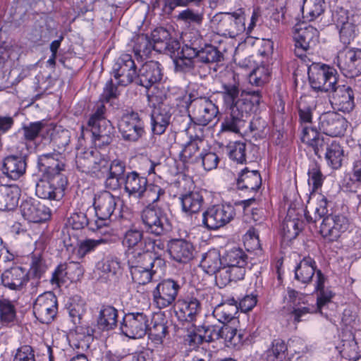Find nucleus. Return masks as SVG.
<instances>
[{"label": "nucleus", "mask_w": 361, "mask_h": 361, "mask_svg": "<svg viewBox=\"0 0 361 361\" xmlns=\"http://www.w3.org/2000/svg\"><path fill=\"white\" fill-rule=\"evenodd\" d=\"M184 44L181 48V58L175 61L176 68L188 71L194 68L195 63L205 64L224 61V54L214 45L207 44L197 34L185 35Z\"/></svg>", "instance_id": "1"}, {"label": "nucleus", "mask_w": 361, "mask_h": 361, "mask_svg": "<svg viewBox=\"0 0 361 361\" xmlns=\"http://www.w3.org/2000/svg\"><path fill=\"white\" fill-rule=\"evenodd\" d=\"M165 191L154 184H147L139 199L147 204L141 213V220L147 233L160 236L168 231V221L164 211L154 205L158 202Z\"/></svg>", "instance_id": "2"}, {"label": "nucleus", "mask_w": 361, "mask_h": 361, "mask_svg": "<svg viewBox=\"0 0 361 361\" xmlns=\"http://www.w3.org/2000/svg\"><path fill=\"white\" fill-rule=\"evenodd\" d=\"M188 114L183 117L185 124L183 128L189 131L197 126H205L212 122L217 116V106L209 97L200 94L196 90H192L185 98Z\"/></svg>", "instance_id": "3"}, {"label": "nucleus", "mask_w": 361, "mask_h": 361, "mask_svg": "<svg viewBox=\"0 0 361 361\" xmlns=\"http://www.w3.org/2000/svg\"><path fill=\"white\" fill-rule=\"evenodd\" d=\"M262 101V92L257 90H242L235 105L230 107V114L221 123L223 130L239 133L247 124L252 113L256 112Z\"/></svg>", "instance_id": "4"}, {"label": "nucleus", "mask_w": 361, "mask_h": 361, "mask_svg": "<svg viewBox=\"0 0 361 361\" xmlns=\"http://www.w3.org/2000/svg\"><path fill=\"white\" fill-rule=\"evenodd\" d=\"M243 14L242 9L232 13H219L212 18V23L219 35L234 38L245 30Z\"/></svg>", "instance_id": "5"}, {"label": "nucleus", "mask_w": 361, "mask_h": 361, "mask_svg": "<svg viewBox=\"0 0 361 361\" xmlns=\"http://www.w3.org/2000/svg\"><path fill=\"white\" fill-rule=\"evenodd\" d=\"M307 73L310 86L317 91L328 93L338 83L337 71L324 63H312Z\"/></svg>", "instance_id": "6"}, {"label": "nucleus", "mask_w": 361, "mask_h": 361, "mask_svg": "<svg viewBox=\"0 0 361 361\" xmlns=\"http://www.w3.org/2000/svg\"><path fill=\"white\" fill-rule=\"evenodd\" d=\"M123 243L128 250H153L154 254L163 255L165 253L164 242L160 238L144 236V232L136 228H130L125 233Z\"/></svg>", "instance_id": "7"}, {"label": "nucleus", "mask_w": 361, "mask_h": 361, "mask_svg": "<svg viewBox=\"0 0 361 361\" xmlns=\"http://www.w3.org/2000/svg\"><path fill=\"white\" fill-rule=\"evenodd\" d=\"M151 40L154 50L169 54L175 63L177 59L181 58V48L179 41L173 37L168 30L163 27L155 28L151 34Z\"/></svg>", "instance_id": "8"}, {"label": "nucleus", "mask_w": 361, "mask_h": 361, "mask_svg": "<svg viewBox=\"0 0 361 361\" xmlns=\"http://www.w3.org/2000/svg\"><path fill=\"white\" fill-rule=\"evenodd\" d=\"M235 215V208L231 204L213 205L202 214V224L209 230H216L228 224Z\"/></svg>", "instance_id": "9"}, {"label": "nucleus", "mask_w": 361, "mask_h": 361, "mask_svg": "<svg viewBox=\"0 0 361 361\" xmlns=\"http://www.w3.org/2000/svg\"><path fill=\"white\" fill-rule=\"evenodd\" d=\"M39 179L35 184V193L37 197L44 200H59L63 195L68 185L65 176L46 177Z\"/></svg>", "instance_id": "10"}, {"label": "nucleus", "mask_w": 361, "mask_h": 361, "mask_svg": "<svg viewBox=\"0 0 361 361\" xmlns=\"http://www.w3.org/2000/svg\"><path fill=\"white\" fill-rule=\"evenodd\" d=\"M149 317L141 312L126 314L121 324V330L123 335L130 338H141L147 331Z\"/></svg>", "instance_id": "11"}, {"label": "nucleus", "mask_w": 361, "mask_h": 361, "mask_svg": "<svg viewBox=\"0 0 361 361\" xmlns=\"http://www.w3.org/2000/svg\"><path fill=\"white\" fill-rule=\"evenodd\" d=\"M118 127L123 139L127 141H137L145 133L142 118L133 111L122 116Z\"/></svg>", "instance_id": "12"}, {"label": "nucleus", "mask_w": 361, "mask_h": 361, "mask_svg": "<svg viewBox=\"0 0 361 361\" xmlns=\"http://www.w3.org/2000/svg\"><path fill=\"white\" fill-rule=\"evenodd\" d=\"M329 102L334 110L350 112L355 106L354 92L350 86L338 82L328 92Z\"/></svg>", "instance_id": "13"}, {"label": "nucleus", "mask_w": 361, "mask_h": 361, "mask_svg": "<svg viewBox=\"0 0 361 361\" xmlns=\"http://www.w3.org/2000/svg\"><path fill=\"white\" fill-rule=\"evenodd\" d=\"M57 299L52 292L39 295L33 304L35 317L43 324L50 323L57 312Z\"/></svg>", "instance_id": "14"}, {"label": "nucleus", "mask_w": 361, "mask_h": 361, "mask_svg": "<svg viewBox=\"0 0 361 361\" xmlns=\"http://www.w3.org/2000/svg\"><path fill=\"white\" fill-rule=\"evenodd\" d=\"M337 64L346 77L358 76L361 74V49L345 48L340 51Z\"/></svg>", "instance_id": "15"}, {"label": "nucleus", "mask_w": 361, "mask_h": 361, "mask_svg": "<svg viewBox=\"0 0 361 361\" xmlns=\"http://www.w3.org/2000/svg\"><path fill=\"white\" fill-rule=\"evenodd\" d=\"M112 75L118 85L127 86L136 80V66L131 55L122 54L114 63Z\"/></svg>", "instance_id": "16"}, {"label": "nucleus", "mask_w": 361, "mask_h": 361, "mask_svg": "<svg viewBox=\"0 0 361 361\" xmlns=\"http://www.w3.org/2000/svg\"><path fill=\"white\" fill-rule=\"evenodd\" d=\"M349 226L348 218L343 214L326 216L320 222L319 232L329 241L336 240Z\"/></svg>", "instance_id": "17"}, {"label": "nucleus", "mask_w": 361, "mask_h": 361, "mask_svg": "<svg viewBox=\"0 0 361 361\" xmlns=\"http://www.w3.org/2000/svg\"><path fill=\"white\" fill-rule=\"evenodd\" d=\"M347 127V120L334 111L323 113L319 118V129L323 134L328 136L343 135Z\"/></svg>", "instance_id": "18"}, {"label": "nucleus", "mask_w": 361, "mask_h": 361, "mask_svg": "<svg viewBox=\"0 0 361 361\" xmlns=\"http://www.w3.org/2000/svg\"><path fill=\"white\" fill-rule=\"evenodd\" d=\"M118 197L114 196L108 191H103L95 196L94 207L97 216L101 220H117L118 216L114 213L116 209Z\"/></svg>", "instance_id": "19"}, {"label": "nucleus", "mask_w": 361, "mask_h": 361, "mask_svg": "<svg viewBox=\"0 0 361 361\" xmlns=\"http://www.w3.org/2000/svg\"><path fill=\"white\" fill-rule=\"evenodd\" d=\"M114 127L109 120H100L99 123L89 126L86 129L82 128V136L85 133H90L95 147L99 148L110 145L114 140Z\"/></svg>", "instance_id": "20"}, {"label": "nucleus", "mask_w": 361, "mask_h": 361, "mask_svg": "<svg viewBox=\"0 0 361 361\" xmlns=\"http://www.w3.org/2000/svg\"><path fill=\"white\" fill-rule=\"evenodd\" d=\"M295 42V53L298 57L303 56V51L313 49L319 42V32L312 26L295 28L293 35Z\"/></svg>", "instance_id": "21"}, {"label": "nucleus", "mask_w": 361, "mask_h": 361, "mask_svg": "<svg viewBox=\"0 0 361 361\" xmlns=\"http://www.w3.org/2000/svg\"><path fill=\"white\" fill-rule=\"evenodd\" d=\"M180 286L172 279L159 283L153 290V300L159 309L171 305L176 300Z\"/></svg>", "instance_id": "22"}, {"label": "nucleus", "mask_w": 361, "mask_h": 361, "mask_svg": "<svg viewBox=\"0 0 361 361\" xmlns=\"http://www.w3.org/2000/svg\"><path fill=\"white\" fill-rule=\"evenodd\" d=\"M301 140L312 147L315 155L321 158L332 140L326 135L321 134L315 128L310 126H304L302 129Z\"/></svg>", "instance_id": "23"}, {"label": "nucleus", "mask_w": 361, "mask_h": 361, "mask_svg": "<svg viewBox=\"0 0 361 361\" xmlns=\"http://www.w3.org/2000/svg\"><path fill=\"white\" fill-rule=\"evenodd\" d=\"M163 76L161 64L154 61L144 63L139 69L135 83L149 89L153 85L161 81Z\"/></svg>", "instance_id": "24"}, {"label": "nucleus", "mask_w": 361, "mask_h": 361, "mask_svg": "<svg viewBox=\"0 0 361 361\" xmlns=\"http://www.w3.org/2000/svg\"><path fill=\"white\" fill-rule=\"evenodd\" d=\"M20 209L22 216L30 222L40 223L50 217L49 208L36 200L29 199L23 201Z\"/></svg>", "instance_id": "25"}, {"label": "nucleus", "mask_w": 361, "mask_h": 361, "mask_svg": "<svg viewBox=\"0 0 361 361\" xmlns=\"http://www.w3.org/2000/svg\"><path fill=\"white\" fill-rule=\"evenodd\" d=\"M174 312L180 322H192L201 311V303L195 298L179 299L175 303Z\"/></svg>", "instance_id": "26"}, {"label": "nucleus", "mask_w": 361, "mask_h": 361, "mask_svg": "<svg viewBox=\"0 0 361 361\" xmlns=\"http://www.w3.org/2000/svg\"><path fill=\"white\" fill-rule=\"evenodd\" d=\"M1 284L12 290L20 291L27 283L28 273L20 267L5 270L1 276Z\"/></svg>", "instance_id": "27"}, {"label": "nucleus", "mask_w": 361, "mask_h": 361, "mask_svg": "<svg viewBox=\"0 0 361 361\" xmlns=\"http://www.w3.org/2000/svg\"><path fill=\"white\" fill-rule=\"evenodd\" d=\"M127 264L129 268L146 267H154L155 263H163L162 255L154 254L153 250H128Z\"/></svg>", "instance_id": "28"}, {"label": "nucleus", "mask_w": 361, "mask_h": 361, "mask_svg": "<svg viewBox=\"0 0 361 361\" xmlns=\"http://www.w3.org/2000/svg\"><path fill=\"white\" fill-rule=\"evenodd\" d=\"M37 166L45 177L64 176L61 171H64L65 164L59 154H44L39 156Z\"/></svg>", "instance_id": "29"}, {"label": "nucleus", "mask_w": 361, "mask_h": 361, "mask_svg": "<svg viewBox=\"0 0 361 361\" xmlns=\"http://www.w3.org/2000/svg\"><path fill=\"white\" fill-rule=\"evenodd\" d=\"M168 251L176 262L186 263L194 257L195 248L192 244L184 239H173L168 244Z\"/></svg>", "instance_id": "30"}, {"label": "nucleus", "mask_w": 361, "mask_h": 361, "mask_svg": "<svg viewBox=\"0 0 361 361\" xmlns=\"http://www.w3.org/2000/svg\"><path fill=\"white\" fill-rule=\"evenodd\" d=\"M336 25L339 30V37L343 44H349L354 40L357 35V28L352 17H349L345 13L341 12L336 14Z\"/></svg>", "instance_id": "31"}, {"label": "nucleus", "mask_w": 361, "mask_h": 361, "mask_svg": "<svg viewBox=\"0 0 361 361\" xmlns=\"http://www.w3.org/2000/svg\"><path fill=\"white\" fill-rule=\"evenodd\" d=\"M172 109L167 104H161L156 107L151 115L152 131L155 135H162L169 126Z\"/></svg>", "instance_id": "32"}, {"label": "nucleus", "mask_w": 361, "mask_h": 361, "mask_svg": "<svg viewBox=\"0 0 361 361\" xmlns=\"http://www.w3.org/2000/svg\"><path fill=\"white\" fill-rule=\"evenodd\" d=\"M203 193L202 191L192 190L180 195L182 211L186 215L197 214L201 210L204 202Z\"/></svg>", "instance_id": "33"}, {"label": "nucleus", "mask_w": 361, "mask_h": 361, "mask_svg": "<svg viewBox=\"0 0 361 361\" xmlns=\"http://www.w3.org/2000/svg\"><path fill=\"white\" fill-rule=\"evenodd\" d=\"M27 164L22 157L8 156L3 160L1 170L4 174L12 180H18L25 173Z\"/></svg>", "instance_id": "34"}, {"label": "nucleus", "mask_w": 361, "mask_h": 361, "mask_svg": "<svg viewBox=\"0 0 361 361\" xmlns=\"http://www.w3.org/2000/svg\"><path fill=\"white\" fill-rule=\"evenodd\" d=\"M126 170L124 162L118 159H114L108 165L109 175L105 180L107 188L116 190L118 189L125 180L123 176Z\"/></svg>", "instance_id": "35"}, {"label": "nucleus", "mask_w": 361, "mask_h": 361, "mask_svg": "<svg viewBox=\"0 0 361 361\" xmlns=\"http://www.w3.org/2000/svg\"><path fill=\"white\" fill-rule=\"evenodd\" d=\"M317 270L315 261L310 257H305L295 269V279L302 283H309Z\"/></svg>", "instance_id": "36"}, {"label": "nucleus", "mask_w": 361, "mask_h": 361, "mask_svg": "<svg viewBox=\"0 0 361 361\" xmlns=\"http://www.w3.org/2000/svg\"><path fill=\"white\" fill-rule=\"evenodd\" d=\"M123 183L126 192L137 198L148 183L147 178L141 176L135 171L128 173Z\"/></svg>", "instance_id": "37"}, {"label": "nucleus", "mask_w": 361, "mask_h": 361, "mask_svg": "<svg viewBox=\"0 0 361 361\" xmlns=\"http://www.w3.org/2000/svg\"><path fill=\"white\" fill-rule=\"evenodd\" d=\"M199 130L200 134H195V135L190 134L189 140L182 145V150L180 154L183 161H189L194 157L195 158L196 153L203 146V133L200 127Z\"/></svg>", "instance_id": "38"}, {"label": "nucleus", "mask_w": 361, "mask_h": 361, "mask_svg": "<svg viewBox=\"0 0 361 361\" xmlns=\"http://www.w3.org/2000/svg\"><path fill=\"white\" fill-rule=\"evenodd\" d=\"M19 193L17 187L0 185V211L13 209L18 203Z\"/></svg>", "instance_id": "39"}, {"label": "nucleus", "mask_w": 361, "mask_h": 361, "mask_svg": "<svg viewBox=\"0 0 361 361\" xmlns=\"http://www.w3.org/2000/svg\"><path fill=\"white\" fill-rule=\"evenodd\" d=\"M237 185L239 189H247L250 190H258L262 185L261 176L258 171H250L244 169L238 178Z\"/></svg>", "instance_id": "40"}, {"label": "nucleus", "mask_w": 361, "mask_h": 361, "mask_svg": "<svg viewBox=\"0 0 361 361\" xmlns=\"http://www.w3.org/2000/svg\"><path fill=\"white\" fill-rule=\"evenodd\" d=\"M147 333L149 338L155 344H161L168 333V327L166 325L164 319L157 315L154 317L152 321V326L147 327Z\"/></svg>", "instance_id": "41"}, {"label": "nucleus", "mask_w": 361, "mask_h": 361, "mask_svg": "<svg viewBox=\"0 0 361 361\" xmlns=\"http://www.w3.org/2000/svg\"><path fill=\"white\" fill-rule=\"evenodd\" d=\"M118 311L112 306H103L99 311L97 325L102 330L113 329L117 324Z\"/></svg>", "instance_id": "42"}, {"label": "nucleus", "mask_w": 361, "mask_h": 361, "mask_svg": "<svg viewBox=\"0 0 361 361\" xmlns=\"http://www.w3.org/2000/svg\"><path fill=\"white\" fill-rule=\"evenodd\" d=\"M221 339L230 348H238L245 341L244 334L228 324H222Z\"/></svg>", "instance_id": "43"}, {"label": "nucleus", "mask_w": 361, "mask_h": 361, "mask_svg": "<svg viewBox=\"0 0 361 361\" xmlns=\"http://www.w3.org/2000/svg\"><path fill=\"white\" fill-rule=\"evenodd\" d=\"M238 312V307L236 303L225 302L218 305L214 309L213 314L221 324H226V323L235 320Z\"/></svg>", "instance_id": "44"}, {"label": "nucleus", "mask_w": 361, "mask_h": 361, "mask_svg": "<svg viewBox=\"0 0 361 361\" xmlns=\"http://www.w3.org/2000/svg\"><path fill=\"white\" fill-rule=\"evenodd\" d=\"M200 264L209 274H215L224 265L219 251L214 249L209 250L203 255Z\"/></svg>", "instance_id": "45"}, {"label": "nucleus", "mask_w": 361, "mask_h": 361, "mask_svg": "<svg viewBox=\"0 0 361 361\" xmlns=\"http://www.w3.org/2000/svg\"><path fill=\"white\" fill-rule=\"evenodd\" d=\"M152 50H154V46L151 38L147 35L142 34L134 37L133 51L137 58L142 59L149 57Z\"/></svg>", "instance_id": "46"}, {"label": "nucleus", "mask_w": 361, "mask_h": 361, "mask_svg": "<svg viewBox=\"0 0 361 361\" xmlns=\"http://www.w3.org/2000/svg\"><path fill=\"white\" fill-rule=\"evenodd\" d=\"M328 164L334 169H339L342 165L343 150L336 141H332L328 149L324 152Z\"/></svg>", "instance_id": "47"}, {"label": "nucleus", "mask_w": 361, "mask_h": 361, "mask_svg": "<svg viewBox=\"0 0 361 361\" xmlns=\"http://www.w3.org/2000/svg\"><path fill=\"white\" fill-rule=\"evenodd\" d=\"M73 269H75L78 277L82 275V269L78 263L71 262L68 264H59L52 274V278L51 279V283L59 285L60 283L65 282V276L69 274V271Z\"/></svg>", "instance_id": "48"}, {"label": "nucleus", "mask_w": 361, "mask_h": 361, "mask_svg": "<svg viewBox=\"0 0 361 361\" xmlns=\"http://www.w3.org/2000/svg\"><path fill=\"white\" fill-rule=\"evenodd\" d=\"M302 224V221L297 218L292 219L289 216H286L282 224L283 238L286 240L295 239L301 231Z\"/></svg>", "instance_id": "49"}, {"label": "nucleus", "mask_w": 361, "mask_h": 361, "mask_svg": "<svg viewBox=\"0 0 361 361\" xmlns=\"http://www.w3.org/2000/svg\"><path fill=\"white\" fill-rule=\"evenodd\" d=\"M44 127L42 121L30 123L27 125H23L16 133L17 137H20L23 142H31L35 140L39 135Z\"/></svg>", "instance_id": "50"}, {"label": "nucleus", "mask_w": 361, "mask_h": 361, "mask_svg": "<svg viewBox=\"0 0 361 361\" xmlns=\"http://www.w3.org/2000/svg\"><path fill=\"white\" fill-rule=\"evenodd\" d=\"M329 202L327 199L322 196L314 209L313 215L310 214L309 212L305 214L307 221L316 224L319 221L326 218V216H332L333 214L330 213V210L329 209Z\"/></svg>", "instance_id": "51"}, {"label": "nucleus", "mask_w": 361, "mask_h": 361, "mask_svg": "<svg viewBox=\"0 0 361 361\" xmlns=\"http://www.w3.org/2000/svg\"><path fill=\"white\" fill-rule=\"evenodd\" d=\"M287 350V345L283 340H274L265 353L267 361H282L286 357Z\"/></svg>", "instance_id": "52"}, {"label": "nucleus", "mask_w": 361, "mask_h": 361, "mask_svg": "<svg viewBox=\"0 0 361 361\" xmlns=\"http://www.w3.org/2000/svg\"><path fill=\"white\" fill-rule=\"evenodd\" d=\"M247 256L245 252L238 247L227 250L222 257L224 265L247 264Z\"/></svg>", "instance_id": "53"}, {"label": "nucleus", "mask_w": 361, "mask_h": 361, "mask_svg": "<svg viewBox=\"0 0 361 361\" xmlns=\"http://www.w3.org/2000/svg\"><path fill=\"white\" fill-rule=\"evenodd\" d=\"M67 308L73 324L78 325L80 324L82 317L85 312V303L84 300H81L78 296L74 297Z\"/></svg>", "instance_id": "54"}, {"label": "nucleus", "mask_w": 361, "mask_h": 361, "mask_svg": "<svg viewBox=\"0 0 361 361\" xmlns=\"http://www.w3.org/2000/svg\"><path fill=\"white\" fill-rule=\"evenodd\" d=\"M129 269L134 282L140 285H145L150 282L153 274L156 273L153 267H138L129 268Z\"/></svg>", "instance_id": "55"}, {"label": "nucleus", "mask_w": 361, "mask_h": 361, "mask_svg": "<svg viewBox=\"0 0 361 361\" xmlns=\"http://www.w3.org/2000/svg\"><path fill=\"white\" fill-rule=\"evenodd\" d=\"M16 317V309L13 302L6 298L0 299V322L9 324Z\"/></svg>", "instance_id": "56"}, {"label": "nucleus", "mask_w": 361, "mask_h": 361, "mask_svg": "<svg viewBox=\"0 0 361 361\" xmlns=\"http://www.w3.org/2000/svg\"><path fill=\"white\" fill-rule=\"evenodd\" d=\"M303 13L310 17V20H313L324 11V0H304L302 6Z\"/></svg>", "instance_id": "57"}, {"label": "nucleus", "mask_w": 361, "mask_h": 361, "mask_svg": "<svg viewBox=\"0 0 361 361\" xmlns=\"http://www.w3.org/2000/svg\"><path fill=\"white\" fill-rule=\"evenodd\" d=\"M197 330L202 332L205 342L212 343L221 339L222 324H207L197 326Z\"/></svg>", "instance_id": "58"}, {"label": "nucleus", "mask_w": 361, "mask_h": 361, "mask_svg": "<svg viewBox=\"0 0 361 361\" xmlns=\"http://www.w3.org/2000/svg\"><path fill=\"white\" fill-rule=\"evenodd\" d=\"M240 93L238 84H224L223 85V91L221 92L223 99L225 104L233 107L235 105Z\"/></svg>", "instance_id": "59"}, {"label": "nucleus", "mask_w": 361, "mask_h": 361, "mask_svg": "<svg viewBox=\"0 0 361 361\" xmlns=\"http://www.w3.org/2000/svg\"><path fill=\"white\" fill-rule=\"evenodd\" d=\"M306 99H301L298 104V112L302 127L308 126L312 118V111L314 109V105H307Z\"/></svg>", "instance_id": "60"}, {"label": "nucleus", "mask_w": 361, "mask_h": 361, "mask_svg": "<svg viewBox=\"0 0 361 361\" xmlns=\"http://www.w3.org/2000/svg\"><path fill=\"white\" fill-rule=\"evenodd\" d=\"M308 182L310 185H312L313 190H317L323 183L324 176L322 173L320 166L317 163H313L308 170Z\"/></svg>", "instance_id": "61"}, {"label": "nucleus", "mask_w": 361, "mask_h": 361, "mask_svg": "<svg viewBox=\"0 0 361 361\" xmlns=\"http://www.w3.org/2000/svg\"><path fill=\"white\" fill-rule=\"evenodd\" d=\"M229 157L237 161L238 163L243 164L245 161V144L240 142H236L228 146Z\"/></svg>", "instance_id": "62"}, {"label": "nucleus", "mask_w": 361, "mask_h": 361, "mask_svg": "<svg viewBox=\"0 0 361 361\" xmlns=\"http://www.w3.org/2000/svg\"><path fill=\"white\" fill-rule=\"evenodd\" d=\"M70 132L68 130H54L51 135V141L59 149H64L70 142Z\"/></svg>", "instance_id": "63"}, {"label": "nucleus", "mask_w": 361, "mask_h": 361, "mask_svg": "<svg viewBox=\"0 0 361 361\" xmlns=\"http://www.w3.org/2000/svg\"><path fill=\"white\" fill-rule=\"evenodd\" d=\"M202 161V166L206 171H210L216 169L219 159L218 156L212 152L201 153L200 157L194 158V161Z\"/></svg>", "instance_id": "64"}]
</instances>
